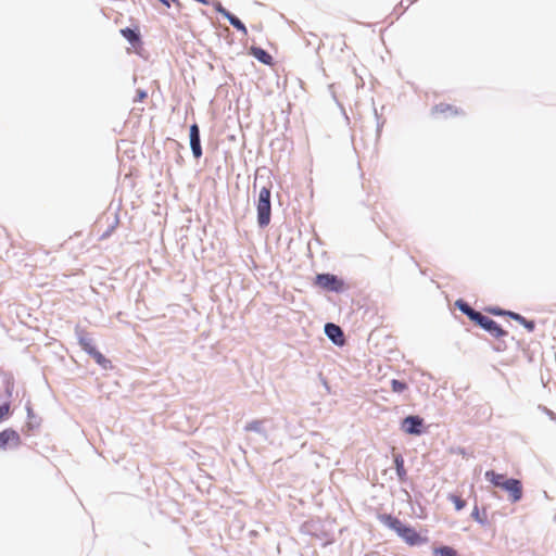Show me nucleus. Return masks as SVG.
Wrapping results in <instances>:
<instances>
[{
	"label": "nucleus",
	"instance_id": "1",
	"mask_svg": "<svg viewBox=\"0 0 556 556\" xmlns=\"http://www.w3.org/2000/svg\"><path fill=\"white\" fill-rule=\"evenodd\" d=\"M379 520L384 526L394 530L396 534L409 546H416L428 543L427 536H422L414 528L404 525L400 519L390 514L380 515Z\"/></svg>",
	"mask_w": 556,
	"mask_h": 556
},
{
	"label": "nucleus",
	"instance_id": "2",
	"mask_svg": "<svg viewBox=\"0 0 556 556\" xmlns=\"http://www.w3.org/2000/svg\"><path fill=\"white\" fill-rule=\"evenodd\" d=\"M257 210V223L260 227H266L270 223L271 205H270V189L263 187L258 193V200L256 204Z\"/></svg>",
	"mask_w": 556,
	"mask_h": 556
},
{
	"label": "nucleus",
	"instance_id": "3",
	"mask_svg": "<svg viewBox=\"0 0 556 556\" xmlns=\"http://www.w3.org/2000/svg\"><path fill=\"white\" fill-rule=\"evenodd\" d=\"M314 285L326 291L341 292L344 289V281L331 274H318Z\"/></svg>",
	"mask_w": 556,
	"mask_h": 556
},
{
	"label": "nucleus",
	"instance_id": "4",
	"mask_svg": "<svg viewBox=\"0 0 556 556\" xmlns=\"http://www.w3.org/2000/svg\"><path fill=\"white\" fill-rule=\"evenodd\" d=\"M501 489L508 493L511 503H517L522 498L523 489L521 481L518 479L510 478L505 480V484Z\"/></svg>",
	"mask_w": 556,
	"mask_h": 556
},
{
	"label": "nucleus",
	"instance_id": "5",
	"mask_svg": "<svg viewBox=\"0 0 556 556\" xmlns=\"http://www.w3.org/2000/svg\"><path fill=\"white\" fill-rule=\"evenodd\" d=\"M21 444L20 434L13 429H5L0 432V450L17 447Z\"/></svg>",
	"mask_w": 556,
	"mask_h": 556
},
{
	"label": "nucleus",
	"instance_id": "6",
	"mask_svg": "<svg viewBox=\"0 0 556 556\" xmlns=\"http://www.w3.org/2000/svg\"><path fill=\"white\" fill-rule=\"evenodd\" d=\"M424 419L419 416H407L402 421V430L408 434H420Z\"/></svg>",
	"mask_w": 556,
	"mask_h": 556
},
{
	"label": "nucleus",
	"instance_id": "7",
	"mask_svg": "<svg viewBox=\"0 0 556 556\" xmlns=\"http://www.w3.org/2000/svg\"><path fill=\"white\" fill-rule=\"evenodd\" d=\"M325 332L328 336V338L337 345L344 344V334L339 326L334 324H327L325 327Z\"/></svg>",
	"mask_w": 556,
	"mask_h": 556
},
{
	"label": "nucleus",
	"instance_id": "8",
	"mask_svg": "<svg viewBox=\"0 0 556 556\" xmlns=\"http://www.w3.org/2000/svg\"><path fill=\"white\" fill-rule=\"evenodd\" d=\"M250 52L255 59H257L263 64L270 65L273 63V56L262 48L252 47Z\"/></svg>",
	"mask_w": 556,
	"mask_h": 556
},
{
	"label": "nucleus",
	"instance_id": "9",
	"mask_svg": "<svg viewBox=\"0 0 556 556\" xmlns=\"http://www.w3.org/2000/svg\"><path fill=\"white\" fill-rule=\"evenodd\" d=\"M490 332V334L496 339L503 338L507 336V331L504 330L496 321L493 319L490 320L489 324H486L485 329Z\"/></svg>",
	"mask_w": 556,
	"mask_h": 556
},
{
	"label": "nucleus",
	"instance_id": "10",
	"mask_svg": "<svg viewBox=\"0 0 556 556\" xmlns=\"http://www.w3.org/2000/svg\"><path fill=\"white\" fill-rule=\"evenodd\" d=\"M485 478L494 485V486H497V488H502L503 484H505V480L506 477L502 473H497L493 470H488L485 472Z\"/></svg>",
	"mask_w": 556,
	"mask_h": 556
},
{
	"label": "nucleus",
	"instance_id": "11",
	"mask_svg": "<svg viewBox=\"0 0 556 556\" xmlns=\"http://www.w3.org/2000/svg\"><path fill=\"white\" fill-rule=\"evenodd\" d=\"M394 465H395L396 473H397L400 481H405L406 469L404 467V459H403L402 455H400V454L394 455Z\"/></svg>",
	"mask_w": 556,
	"mask_h": 556
},
{
	"label": "nucleus",
	"instance_id": "12",
	"mask_svg": "<svg viewBox=\"0 0 556 556\" xmlns=\"http://www.w3.org/2000/svg\"><path fill=\"white\" fill-rule=\"evenodd\" d=\"M79 345L89 355L97 351L92 339L87 334L79 337Z\"/></svg>",
	"mask_w": 556,
	"mask_h": 556
},
{
	"label": "nucleus",
	"instance_id": "13",
	"mask_svg": "<svg viewBox=\"0 0 556 556\" xmlns=\"http://www.w3.org/2000/svg\"><path fill=\"white\" fill-rule=\"evenodd\" d=\"M121 34L125 39H127L132 45L140 42L139 34L131 28H123L121 29Z\"/></svg>",
	"mask_w": 556,
	"mask_h": 556
},
{
	"label": "nucleus",
	"instance_id": "14",
	"mask_svg": "<svg viewBox=\"0 0 556 556\" xmlns=\"http://www.w3.org/2000/svg\"><path fill=\"white\" fill-rule=\"evenodd\" d=\"M433 556H458V553L455 548L444 545L433 548Z\"/></svg>",
	"mask_w": 556,
	"mask_h": 556
},
{
	"label": "nucleus",
	"instance_id": "15",
	"mask_svg": "<svg viewBox=\"0 0 556 556\" xmlns=\"http://www.w3.org/2000/svg\"><path fill=\"white\" fill-rule=\"evenodd\" d=\"M190 147L192 150V154L195 159H200L202 156V148L200 137H190Z\"/></svg>",
	"mask_w": 556,
	"mask_h": 556
},
{
	"label": "nucleus",
	"instance_id": "16",
	"mask_svg": "<svg viewBox=\"0 0 556 556\" xmlns=\"http://www.w3.org/2000/svg\"><path fill=\"white\" fill-rule=\"evenodd\" d=\"M102 368H111V362L98 350L90 355Z\"/></svg>",
	"mask_w": 556,
	"mask_h": 556
},
{
	"label": "nucleus",
	"instance_id": "17",
	"mask_svg": "<svg viewBox=\"0 0 556 556\" xmlns=\"http://www.w3.org/2000/svg\"><path fill=\"white\" fill-rule=\"evenodd\" d=\"M227 20L229 21V23L236 28L238 29L239 31H241L243 35H247L248 34V30H247V27L244 26V24L235 15H232L231 13L230 14H227Z\"/></svg>",
	"mask_w": 556,
	"mask_h": 556
},
{
	"label": "nucleus",
	"instance_id": "18",
	"mask_svg": "<svg viewBox=\"0 0 556 556\" xmlns=\"http://www.w3.org/2000/svg\"><path fill=\"white\" fill-rule=\"evenodd\" d=\"M471 517L481 525L486 523V510H480L477 506L472 509Z\"/></svg>",
	"mask_w": 556,
	"mask_h": 556
},
{
	"label": "nucleus",
	"instance_id": "19",
	"mask_svg": "<svg viewBox=\"0 0 556 556\" xmlns=\"http://www.w3.org/2000/svg\"><path fill=\"white\" fill-rule=\"evenodd\" d=\"M456 306L466 314L470 319L473 318V316L477 314V311L471 308L466 302L459 300L456 302Z\"/></svg>",
	"mask_w": 556,
	"mask_h": 556
},
{
	"label": "nucleus",
	"instance_id": "20",
	"mask_svg": "<svg viewBox=\"0 0 556 556\" xmlns=\"http://www.w3.org/2000/svg\"><path fill=\"white\" fill-rule=\"evenodd\" d=\"M456 306L466 314L470 319L473 318V316L477 314V311L471 308L466 302L459 300L456 302Z\"/></svg>",
	"mask_w": 556,
	"mask_h": 556
},
{
	"label": "nucleus",
	"instance_id": "21",
	"mask_svg": "<svg viewBox=\"0 0 556 556\" xmlns=\"http://www.w3.org/2000/svg\"><path fill=\"white\" fill-rule=\"evenodd\" d=\"M5 393L8 396H12L13 390H14V378L10 374L4 375L3 379Z\"/></svg>",
	"mask_w": 556,
	"mask_h": 556
},
{
	"label": "nucleus",
	"instance_id": "22",
	"mask_svg": "<svg viewBox=\"0 0 556 556\" xmlns=\"http://www.w3.org/2000/svg\"><path fill=\"white\" fill-rule=\"evenodd\" d=\"M471 320L478 324L481 328L485 329L486 324L490 323L491 318L482 315L480 312H477Z\"/></svg>",
	"mask_w": 556,
	"mask_h": 556
},
{
	"label": "nucleus",
	"instance_id": "23",
	"mask_svg": "<svg viewBox=\"0 0 556 556\" xmlns=\"http://www.w3.org/2000/svg\"><path fill=\"white\" fill-rule=\"evenodd\" d=\"M448 500L455 505L456 510H462L466 506V502L456 494H450Z\"/></svg>",
	"mask_w": 556,
	"mask_h": 556
},
{
	"label": "nucleus",
	"instance_id": "24",
	"mask_svg": "<svg viewBox=\"0 0 556 556\" xmlns=\"http://www.w3.org/2000/svg\"><path fill=\"white\" fill-rule=\"evenodd\" d=\"M435 112L438 113H442V114H445V113H454V114H457V110L454 109L452 105L450 104H444V103H441L439 105L435 106Z\"/></svg>",
	"mask_w": 556,
	"mask_h": 556
},
{
	"label": "nucleus",
	"instance_id": "25",
	"mask_svg": "<svg viewBox=\"0 0 556 556\" xmlns=\"http://www.w3.org/2000/svg\"><path fill=\"white\" fill-rule=\"evenodd\" d=\"M391 388L393 392L401 393L407 389V384L403 381L393 379L391 382Z\"/></svg>",
	"mask_w": 556,
	"mask_h": 556
},
{
	"label": "nucleus",
	"instance_id": "26",
	"mask_svg": "<svg viewBox=\"0 0 556 556\" xmlns=\"http://www.w3.org/2000/svg\"><path fill=\"white\" fill-rule=\"evenodd\" d=\"M10 414V403L0 404V421L4 420Z\"/></svg>",
	"mask_w": 556,
	"mask_h": 556
},
{
	"label": "nucleus",
	"instance_id": "27",
	"mask_svg": "<svg viewBox=\"0 0 556 556\" xmlns=\"http://www.w3.org/2000/svg\"><path fill=\"white\" fill-rule=\"evenodd\" d=\"M488 312L492 315H495V316H508L509 317V314L511 313L510 311H504L502 308H498V307H491V308H488Z\"/></svg>",
	"mask_w": 556,
	"mask_h": 556
},
{
	"label": "nucleus",
	"instance_id": "28",
	"mask_svg": "<svg viewBox=\"0 0 556 556\" xmlns=\"http://www.w3.org/2000/svg\"><path fill=\"white\" fill-rule=\"evenodd\" d=\"M262 427L261 420H253L247 425L245 430L248 431H258Z\"/></svg>",
	"mask_w": 556,
	"mask_h": 556
},
{
	"label": "nucleus",
	"instance_id": "29",
	"mask_svg": "<svg viewBox=\"0 0 556 556\" xmlns=\"http://www.w3.org/2000/svg\"><path fill=\"white\" fill-rule=\"evenodd\" d=\"M509 317H510L511 319H514V320L518 321V323H519V324H521V325L527 320L523 316H521L520 314L515 313V312H511V313L509 314Z\"/></svg>",
	"mask_w": 556,
	"mask_h": 556
},
{
	"label": "nucleus",
	"instance_id": "30",
	"mask_svg": "<svg viewBox=\"0 0 556 556\" xmlns=\"http://www.w3.org/2000/svg\"><path fill=\"white\" fill-rule=\"evenodd\" d=\"M190 137H200V130H199V127L197 124H193L190 126V134H189Z\"/></svg>",
	"mask_w": 556,
	"mask_h": 556
},
{
	"label": "nucleus",
	"instance_id": "31",
	"mask_svg": "<svg viewBox=\"0 0 556 556\" xmlns=\"http://www.w3.org/2000/svg\"><path fill=\"white\" fill-rule=\"evenodd\" d=\"M522 326L529 331V332H532L535 328V324L533 320H526Z\"/></svg>",
	"mask_w": 556,
	"mask_h": 556
},
{
	"label": "nucleus",
	"instance_id": "32",
	"mask_svg": "<svg viewBox=\"0 0 556 556\" xmlns=\"http://www.w3.org/2000/svg\"><path fill=\"white\" fill-rule=\"evenodd\" d=\"M216 11L223 14L227 18V14H230L229 11H227L220 3H217L215 7Z\"/></svg>",
	"mask_w": 556,
	"mask_h": 556
},
{
	"label": "nucleus",
	"instance_id": "33",
	"mask_svg": "<svg viewBox=\"0 0 556 556\" xmlns=\"http://www.w3.org/2000/svg\"><path fill=\"white\" fill-rule=\"evenodd\" d=\"M543 412L547 414V416H549L552 419H555L556 418V415L554 412H552L551 409L546 408V407H542Z\"/></svg>",
	"mask_w": 556,
	"mask_h": 556
}]
</instances>
